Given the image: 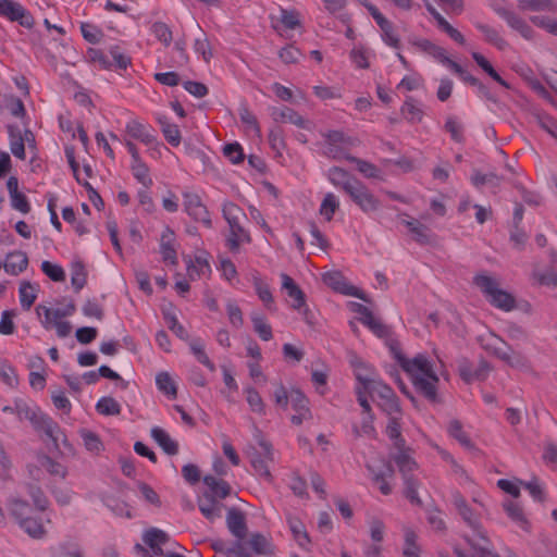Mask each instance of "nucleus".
Returning <instances> with one entry per match:
<instances>
[{
	"label": "nucleus",
	"mask_w": 557,
	"mask_h": 557,
	"mask_svg": "<svg viewBox=\"0 0 557 557\" xmlns=\"http://www.w3.org/2000/svg\"><path fill=\"white\" fill-rule=\"evenodd\" d=\"M239 119L242 123L245 125V132L247 134L255 137H260L261 132L257 117L252 112L249 111L247 107H242L239 109Z\"/></svg>",
	"instance_id": "f704fd0d"
},
{
	"label": "nucleus",
	"mask_w": 557,
	"mask_h": 557,
	"mask_svg": "<svg viewBox=\"0 0 557 557\" xmlns=\"http://www.w3.org/2000/svg\"><path fill=\"white\" fill-rule=\"evenodd\" d=\"M403 224L408 228L412 238L422 245L429 244L432 240V233L430 228L420 223L418 220L408 216L407 214L400 215Z\"/></svg>",
	"instance_id": "a211bd4d"
},
{
	"label": "nucleus",
	"mask_w": 557,
	"mask_h": 557,
	"mask_svg": "<svg viewBox=\"0 0 557 557\" xmlns=\"http://www.w3.org/2000/svg\"><path fill=\"white\" fill-rule=\"evenodd\" d=\"M533 278L539 285L555 286L557 277L553 270H544L540 264H536L533 270Z\"/></svg>",
	"instance_id": "8fccbe9b"
},
{
	"label": "nucleus",
	"mask_w": 557,
	"mask_h": 557,
	"mask_svg": "<svg viewBox=\"0 0 557 557\" xmlns=\"http://www.w3.org/2000/svg\"><path fill=\"white\" fill-rule=\"evenodd\" d=\"M380 465L369 462L367 468L372 475L373 482L379 486V490L384 495H389L393 491L392 485L388 483V479L394 478V468L391 462L385 459H381Z\"/></svg>",
	"instance_id": "9d476101"
},
{
	"label": "nucleus",
	"mask_w": 557,
	"mask_h": 557,
	"mask_svg": "<svg viewBox=\"0 0 557 557\" xmlns=\"http://www.w3.org/2000/svg\"><path fill=\"white\" fill-rule=\"evenodd\" d=\"M448 433L450 436H453L455 440L459 442L460 445L463 447L470 449L473 448V444L470 440V437L467 435V433L462 429V424L458 420H451L448 424Z\"/></svg>",
	"instance_id": "a19ab883"
},
{
	"label": "nucleus",
	"mask_w": 557,
	"mask_h": 557,
	"mask_svg": "<svg viewBox=\"0 0 557 557\" xmlns=\"http://www.w3.org/2000/svg\"><path fill=\"white\" fill-rule=\"evenodd\" d=\"M194 50L200 54L205 62L209 63L213 58L211 44L206 33L201 32L194 41Z\"/></svg>",
	"instance_id": "58836bf2"
},
{
	"label": "nucleus",
	"mask_w": 557,
	"mask_h": 557,
	"mask_svg": "<svg viewBox=\"0 0 557 557\" xmlns=\"http://www.w3.org/2000/svg\"><path fill=\"white\" fill-rule=\"evenodd\" d=\"M0 15L16 21L22 26L30 28L34 25V18L20 3L12 0H0Z\"/></svg>",
	"instance_id": "ddd939ff"
},
{
	"label": "nucleus",
	"mask_w": 557,
	"mask_h": 557,
	"mask_svg": "<svg viewBox=\"0 0 557 557\" xmlns=\"http://www.w3.org/2000/svg\"><path fill=\"white\" fill-rule=\"evenodd\" d=\"M398 420V417L389 418L386 426V435L393 442V447L395 450L407 447L406 442L401 436L400 424Z\"/></svg>",
	"instance_id": "473e14b6"
},
{
	"label": "nucleus",
	"mask_w": 557,
	"mask_h": 557,
	"mask_svg": "<svg viewBox=\"0 0 557 557\" xmlns=\"http://www.w3.org/2000/svg\"><path fill=\"white\" fill-rule=\"evenodd\" d=\"M189 347L191 352L200 363H202L212 372L215 370V366L211 362V360L209 359L208 355L205 351V345L201 339H193L189 343Z\"/></svg>",
	"instance_id": "79ce46f5"
},
{
	"label": "nucleus",
	"mask_w": 557,
	"mask_h": 557,
	"mask_svg": "<svg viewBox=\"0 0 557 557\" xmlns=\"http://www.w3.org/2000/svg\"><path fill=\"white\" fill-rule=\"evenodd\" d=\"M151 437L168 455H176L178 451L177 443L161 428L154 426L151 429Z\"/></svg>",
	"instance_id": "cd10ccee"
},
{
	"label": "nucleus",
	"mask_w": 557,
	"mask_h": 557,
	"mask_svg": "<svg viewBox=\"0 0 557 557\" xmlns=\"http://www.w3.org/2000/svg\"><path fill=\"white\" fill-rule=\"evenodd\" d=\"M233 550L235 557L275 556V546L272 540L260 532H252L246 537L235 540Z\"/></svg>",
	"instance_id": "39448f33"
},
{
	"label": "nucleus",
	"mask_w": 557,
	"mask_h": 557,
	"mask_svg": "<svg viewBox=\"0 0 557 557\" xmlns=\"http://www.w3.org/2000/svg\"><path fill=\"white\" fill-rule=\"evenodd\" d=\"M289 528L299 546L307 547L310 544L309 535L301 521L289 520Z\"/></svg>",
	"instance_id": "603ef678"
},
{
	"label": "nucleus",
	"mask_w": 557,
	"mask_h": 557,
	"mask_svg": "<svg viewBox=\"0 0 557 557\" xmlns=\"http://www.w3.org/2000/svg\"><path fill=\"white\" fill-rule=\"evenodd\" d=\"M478 29L484 35L485 39L495 45L498 49H505L507 42L498 35V33L484 24H476Z\"/></svg>",
	"instance_id": "13d9d810"
},
{
	"label": "nucleus",
	"mask_w": 557,
	"mask_h": 557,
	"mask_svg": "<svg viewBox=\"0 0 557 557\" xmlns=\"http://www.w3.org/2000/svg\"><path fill=\"white\" fill-rule=\"evenodd\" d=\"M158 121L161 125V131L165 139L172 146H178L181 144V132L178 129V126L170 123L165 117H159Z\"/></svg>",
	"instance_id": "ea45409f"
},
{
	"label": "nucleus",
	"mask_w": 557,
	"mask_h": 557,
	"mask_svg": "<svg viewBox=\"0 0 557 557\" xmlns=\"http://www.w3.org/2000/svg\"><path fill=\"white\" fill-rule=\"evenodd\" d=\"M347 160L356 163L358 171L367 178H382V171L376 168L374 164L358 159L356 157L348 156Z\"/></svg>",
	"instance_id": "4c0bfd02"
},
{
	"label": "nucleus",
	"mask_w": 557,
	"mask_h": 557,
	"mask_svg": "<svg viewBox=\"0 0 557 557\" xmlns=\"http://www.w3.org/2000/svg\"><path fill=\"white\" fill-rule=\"evenodd\" d=\"M27 264L28 259L26 253L22 251H14L8 255L3 268L9 274L17 275L27 268Z\"/></svg>",
	"instance_id": "bb28decb"
},
{
	"label": "nucleus",
	"mask_w": 557,
	"mask_h": 557,
	"mask_svg": "<svg viewBox=\"0 0 557 557\" xmlns=\"http://www.w3.org/2000/svg\"><path fill=\"white\" fill-rule=\"evenodd\" d=\"M445 129L450 134L453 140L457 143L463 140V126L455 116L446 119Z\"/></svg>",
	"instance_id": "052dcab7"
},
{
	"label": "nucleus",
	"mask_w": 557,
	"mask_h": 557,
	"mask_svg": "<svg viewBox=\"0 0 557 557\" xmlns=\"http://www.w3.org/2000/svg\"><path fill=\"white\" fill-rule=\"evenodd\" d=\"M453 504L465 521L474 532L473 537L465 536L466 542L471 548V553H466L459 547H455V553L458 557H499L494 553L492 544L486 535V532L481 525L480 515L472 509L467 503L466 498L458 492L453 493Z\"/></svg>",
	"instance_id": "f257e3e1"
},
{
	"label": "nucleus",
	"mask_w": 557,
	"mask_h": 557,
	"mask_svg": "<svg viewBox=\"0 0 557 557\" xmlns=\"http://www.w3.org/2000/svg\"><path fill=\"white\" fill-rule=\"evenodd\" d=\"M245 455L256 474L269 483L272 482L270 465L274 462L273 448H258L253 444H248L245 448Z\"/></svg>",
	"instance_id": "6e6552de"
},
{
	"label": "nucleus",
	"mask_w": 557,
	"mask_h": 557,
	"mask_svg": "<svg viewBox=\"0 0 557 557\" xmlns=\"http://www.w3.org/2000/svg\"><path fill=\"white\" fill-rule=\"evenodd\" d=\"M506 22L508 23V25L511 28L519 32L524 38L531 37L532 30H531L530 26L521 17H519L516 13H512L511 15H509V17L506 20Z\"/></svg>",
	"instance_id": "338daca9"
},
{
	"label": "nucleus",
	"mask_w": 557,
	"mask_h": 557,
	"mask_svg": "<svg viewBox=\"0 0 557 557\" xmlns=\"http://www.w3.org/2000/svg\"><path fill=\"white\" fill-rule=\"evenodd\" d=\"M18 524L29 536L34 539H41L46 534V530L41 521L34 515L25 520H21Z\"/></svg>",
	"instance_id": "c9c22d12"
},
{
	"label": "nucleus",
	"mask_w": 557,
	"mask_h": 557,
	"mask_svg": "<svg viewBox=\"0 0 557 557\" xmlns=\"http://www.w3.org/2000/svg\"><path fill=\"white\" fill-rule=\"evenodd\" d=\"M322 136L325 138V156L332 159H347L345 151L352 144L350 137L339 131L323 133Z\"/></svg>",
	"instance_id": "1a4fd4ad"
},
{
	"label": "nucleus",
	"mask_w": 557,
	"mask_h": 557,
	"mask_svg": "<svg viewBox=\"0 0 557 557\" xmlns=\"http://www.w3.org/2000/svg\"><path fill=\"white\" fill-rule=\"evenodd\" d=\"M482 347L494 357L500 359L511 368L527 369V358L513 350L502 337L491 333L487 337H481Z\"/></svg>",
	"instance_id": "423d86ee"
},
{
	"label": "nucleus",
	"mask_w": 557,
	"mask_h": 557,
	"mask_svg": "<svg viewBox=\"0 0 557 557\" xmlns=\"http://www.w3.org/2000/svg\"><path fill=\"white\" fill-rule=\"evenodd\" d=\"M280 22L285 29H296L300 26L299 14L296 11L281 10Z\"/></svg>",
	"instance_id": "774afa93"
},
{
	"label": "nucleus",
	"mask_w": 557,
	"mask_h": 557,
	"mask_svg": "<svg viewBox=\"0 0 557 557\" xmlns=\"http://www.w3.org/2000/svg\"><path fill=\"white\" fill-rule=\"evenodd\" d=\"M14 411L18 419L27 420L38 432H44L57 445L61 434L59 425L39 407L32 405L23 398L14 399Z\"/></svg>",
	"instance_id": "7ed1b4c3"
},
{
	"label": "nucleus",
	"mask_w": 557,
	"mask_h": 557,
	"mask_svg": "<svg viewBox=\"0 0 557 557\" xmlns=\"http://www.w3.org/2000/svg\"><path fill=\"white\" fill-rule=\"evenodd\" d=\"M323 282L337 293L346 296H354L367 301L364 294L357 287L350 285L339 271H329L322 275Z\"/></svg>",
	"instance_id": "9b49d317"
},
{
	"label": "nucleus",
	"mask_w": 557,
	"mask_h": 557,
	"mask_svg": "<svg viewBox=\"0 0 557 557\" xmlns=\"http://www.w3.org/2000/svg\"><path fill=\"white\" fill-rule=\"evenodd\" d=\"M507 516L521 529L529 530V521L523 512L522 507L515 500H506L503 504Z\"/></svg>",
	"instance_id": "c85d7f7f"
},
{
	"label": "nucleus",
	"mask_w": 557,
	"mask_h": 557,
	"mask_svg": "<svg viewBox=\"0 0 557 557\" xmlns=\"http://www.w3.org/2000/svg\"><path fill=\"white\" fill-rule=\"evenodd\" d=\"M251 321H252L255 331L258 333V335L263 341H270L272 338V329L265 322V319L261 314L253 313L251 315Z\"/></svg>",
	"instance_id": "6e6d98bb"
},
{
	"label": "nucleus",
	"mask_w": 557,
	"mask_h": 557,
	"mask_svg": "<svg viewBox=\"0 0 557 557\" xmlns=\"http://www.w3.org/2000/svg\"><path fill=\"white\" fill-rule=\"evenodd\" d=\"M391 459L396 463L405 484V496L411 504L422 506V500L418 495L419 482L413 476V472L418 470V463L412 457V450L404 447L391 454Z\"/></svg>",
	"instance_id": "20e7f679"
},
{
	"label": "nucleus",
	"mask_w": 557,
	"mask_h": 557,
	"mask_svg": "<svg viewBox=\"0 0 557 557\" xmlns=\"http://www.w3.org/2000/svg\"><path fill=\"white\" fill-rule=\"evenodd\" d=\"M403 116L410 123H419L423 119V111L412 97H408L401 107Z\"/></svg>",
	"instance_id": "72a5a7b5"
},
{
	"label": "nucleus",
	"mask_w": 557,
	"mask_h": 557,
	"mask_svg": "<svg viewBox=\"0 0 557 557\" xmlns=\"http://www.w3.org/2000/svg\"><path fill=\"white\" fill-rule=\"evenodd\" d=\"M132 171L135 178L141 183L144 187L148 188L152 184L148 166L141 160L132 162Z\"/></svg>",
	"instance_id": "5fc2aeb1"
},
{
	"label": "nucleus",
	"mask_w": 557,
	"mask_h": 557,
	"mask_svg": "<svg viewBox=\"0 0 557 557\" xmlns=\"http://www.w3.org/2000/svg\"><path fill=\"white\" fill-rule=\"evenodd\" d=\"M348 195L366 213L374 212L381 207L380 200L360 182L355 185Z\"/></svg>",
	"instance_id": "f8f14e48"
},
{
	"label": "nucleus",
	"mask_w": 557,
	"mask_h": 557,
	"mask_svg": "<svg viewBox=\"0 0 557 557\" xmlns=\"http://www.w3.org/2000/svg\"><path fill=\"white\" fill-rule=\"evenodd\" d=\"M252 283L258 297L264 304V306L270 310L274 309L273 296L268 284H265L258 274L252 276Z\"/></svg>",
	"instance_id": "e433bc0d"
},
{
	"label": "nucleus",
	"mask_w": 557,
	"mask_h": 557,
	"mask_svg": "<svg viewBox=\"0 0 557 557\" xmlns=\"http://www.w3.org/2000/svg\"><path fill=\"white\" fill-rule=\"evenodd\" d=\"M473 284L483 293L486 299L500 288L499 281L487 273H479L473 277Z\"/></svg>",
	"instance_id": "a878e982"
},
{
	"label": "nucleus",
	"mask_w": 557,
	"mask_h": 557,
	"mask_svg": "<svg viewBox=\"0 0 557 557\" xmlns=\"http://www.w3.org/2000/svg\"><path fill=\"white\" fill-rule=\"evenodd\" d=\"M350 363L354 367L356 379L359 382L358 387H361V389H366L377 377L374 370L359 357L352 356Z\"/></svg>",
	"instance_id": "aec40b11"
},
{
	"label": "nucleus",
	"mask_w": 557,
	"mask_h": 557,
	"mask_svg": "<svg viewBox=\"0 0 557 557\" xmlns=\"http://www.w3.org/2000/svg\"><path fill=\"white\" fill-rule=\"evenodd\" d=\"M404 546H403V556L404 557H420L421 547L418 544V534L410 527H404Z\"/></svg>",
	"instance_id": "393cba45"
},
{
	"label": "nucleus",
	"mask_w": 557,
	"mask_h": 557,
	"mask_svg": "<svg viewBox=\"0 0 557 557\" xmlns=\"http://www.w3.org/2000/svg\"><path fill=\"white\" fill-rule=\"evenodd\" d=\"M152 34L156 36V38L161 41L164 46H170L173 39L172 30L170 27L162 22H156L153 23L151 27Z\"/></svg>",
	"instance_id": "bf43d9fd"
},
{
	"label": "nucleus",
	"mask_w": 557,
	"mask_h": 557,
	"mask_svg": "<svg viewBox=\"0 0 557 557\" xmlns=\"http://www.w3.org/2000/svg\"><path fill=\"white\" fill-rule=\"evenodd\" d=\"M245 394H246V400H247L250 409L259 414H264L265 413V405H264L261 396L259 395V393L252 387H247L245 389Z\"/></svg>",
	"instance_id": "864d4df0"
},
{
	"label": "nucleus",
	"mask_w": 557,
	"mask_h": 557,
	"mask_svg": "<svg viewBox=\"0 0 557 557\" xmlns=\"http://www.w3.org/2000/svg\"><path fill=\"white\" fill-rule=\"evenodd\" d=\"M197 505L202 516L210 522L222 517L224 506L211 493H202L197 499Z\"/></svg>",
	"instance_id": "dca6fc26"
},
{
	"label": "nucleus",
	"mask_w": 557,
	"mask_h": 557,
	"mask_svg": "<svg viewBox=\"0 0 557 557\" xmlns=\"http://www.w3.org/2000/svg\"><path fill=\"white\" fill-rule=\"evenodd\" d=\"M96 409L103 416H117L121 412L120 404L112 397H102L98 400Z\"/></svg>",
	"instance_id": "a18cd8bd"
},
{
	"label": "nucleus",
	"mask_w": 557,
	"mask_h": 557,
	"mask_svg": "<svg viewBox=\"0 0 557 557\" xmlns=\"http://www.w3.org/2000/svg\"><path fill=\"white\" fill-rule=\"evenodd\" d=\"M487 300L503 311H511L516 307L515 297L502 288H498Z\"/></svg>",
	"instance_id": "7c9ffc66"
},
{
	"label": "nucleus",
	"mask_w": 557,
	"mask_h": 557,
	"mask_svg": "<svg viewBox=\"0 0 557 557\" xmlns=\"http://www.w3.org/2000/svg\"><path fill=\"white\" fill-rule=\"evenodd\" d=\"M8 509L10 515L16 520L17 523L21 520H25L26 518L34 515V508L24 499L12 496L8 500Z\"/></svg>",
	"instance_id": "5701e85b"
},
{
	"label": "nucleus",
	"mask_w": 557,
	"mask_h": 557,
	"mask_svg": "<svg viewBox=\"0 0 557 557\" xmlns=\"http://www.w3.org/2000/svg\"><path fill=\"white\" fill-rule=\"evenodd\" d=\"M41 270L47 276H49L54 282H63L65 280V273L63 269L58 264H53L49 261H44L41 263Z\"/></svg>",
	"instance_id": "69168bd1"
},
{
	"label": "nucleus",
	"mask_w": 557,
	"mask_h": 557,
	"mask_svg": "<svg viewBox=\"0 0 557 557\" xmlns=\"http://www.w3.org/2000/svg\"><path fill=\"white\" fill-rule=\"evenodd\" d=\"M184 207L185 211L194 220L203 223L208 227L211 226L209 212L198 195L191 193L184 194Z\"/></svg>",
	"instance_id": "2eb2a0df"
},
{
	"label": "nucleus",
	"mask_w": 557,
	"mask_h": 557,
	"mask_svg": "<svg viewBox=\"0 0 557 557\" xmlns=\"http://www.w3.org/2000/svg\"><path fill=\"white\" fill-rule=\"evenodd\" d=\"M359 320L379 337H384L388 333L387 327L383 325L377 319H375L372 312L366 318H360Z\"/></svg>",
	"instance_id": "0e129e2a"
},
{
	"label": "nucleus",
	"mask_w": 557,
	"mask_h": 557,
	"mask_svg": "<svg viewBox=\"0 0 557 557\" xmlns=\"http://www.w3.org/2000/svg\"><path fill=\"white\" fill-rule=\"evenodd\" d=\"M372 397L377 396L381 401L391 398L395 393L393 389L376 377L366 389Z\"/></svg>",
	"instance_id": "37998d69"
},
{
	"label": "nucleus",
	"mask_w": 557,
	"mask_h": 557,
	"mask_svg": "<svg viewBox=\"0 0 557 557\" xmlns=\"http://www.w3.org/2000/svg\"><path fill=\"white\" fill-rule=\"evenodd\" d=\"M398 361L416 389L426 399L436 401L440 379L430 360L424 355L418 354L413 358L399 357Z\"/></svg>",
	"instance_id": "f03ea898"
},
{
	"label": "nucleus",
	"mask_w": 557,
	"mask_h": 557,
	"mask_svg": "<svg viewBox=\"0 0 557 557\" xmlns=\"http://www.w3.org/2000/svg\"><path fill=\"white\" fill-rule=\"evenodd\" d=\"M374 416L372 412H368V414H363L360 426L354 428V433L358 436H375V428L373 425Z\"/></svg>",
	"instance_id": "4d7b16f0"
},
{
	"label": "nucleus",
	"mask_w": 557,
	"mask_h": 557,
	"mask_svg": "<svg viewBox=\"0 0 557 557\" xmlns=\"http://www.w3.org/2000/svg\"><path fill=\"white\" fill-rule=\"evenodd\" d=\"M78 434L83 441L84 447L91 454L98 455L100 454L104 446L101 442L100 437L92 431L88 429H81Z\"/></svg>",
	"instance_id": "2f4dec72"
},
{
	"label": "nucleus",
	"mask_w": 557,
	"mask_h": 557,
	"mask_svg": "<svg viewBox=\"0 0 557 557\" xmlns=\"http://www.w3.org/2000/svg\"><path fill=\"white\" fill-rule=\"evenodd\" d=\"M174 244V233L170 228H166L161 236L160 252L162 255V260L173 265L177 263V256Z\"/></svg>",
	"instance_id": "4be33fe9"
},
{
	"label": "nucleus",
	"mask_w": 557,
	"mask_h": 557,
	"mask_svg": "<svg viewBox=\"0 0 557 557\" xmlns=\"http://www.w3.org/2000/svg\"><path fill=\"white\" fill-rule=\"evenodd\" d=\"M205 484L209 487L206 493H211L216 499H224L231 493L230 484L224 480H219L212 475L203 478Z\"/></svg>",
	"instance_id": "c756f323"
},
{
	"label": "nucleus",
	"mask_w": 557,
	"mask_h": 557,
	"mask_svg": "<svg viewBox=\"0 0 557 557\" xmlns=\"http://www.w3.org/2000/svg\"><path fill=\"white\" fill-rule=\"evenodd\" d=\"M339 208V201L336 196L332 193L325 195L321 207L320 214L325 218L326 221H331L335 211Z\"/></svg>",
	"instance_id": "09e8293b"
},
{
	"label": "nucleus",
	"mask_w": 557,
	"mask_h": 557,
	"mask_svg": "<svg viewBox=\"0 0 557 557\" xmlns=\"http://www.w3.org/2000/svg\"><path fill=\"white\" fill-rule=\"evenodd\" d=\"M226 527L231 534L236 539L246 537L248 535V527L246 517L243 511L232 507L227 509Z\"/></svg>",
	"instance_id": "f3484780"
},
{
	"label": "nucleus",
	"mask_w": 557,
	"mask_h": 557,
	"mask_svg": "<svg viewBox=\"0 0 557 557\" xmlns=\"http://www.w3.org/2000/svg\"><path fill=\"white\" fill-rule=\"evenodd\" d=\"M170 540L168 533L164 531L157 529V528H150L147 531H145L143 535V541L148 546H156V545H163L168 543Z\"/></svg>",
	"instance_id": "de8ad7c7"
},
{
	"label": "nucleus",
	"mask_w": 557,
	"mask_h": 557,
	"mask_svg": "<svg viewBox=\"0 0 557 557\" xmlns=\"http://www.w3.org/2000/svg\"><path fill=\"white\" fill-rule=\"evenodd\" d=\"M554 0H520L519 8L530 11H546L553 8Z\"/></svg>",
	"instance_id": "680f3d73"
},
{
	"label": "nucleus",
	"mask_w": 557,
	"mask_h": 557,
	"mask_svg": "<svg viewBox=\"0 0 557 557\" xmlns=\"http://www.w3.org/2000/svg\"><path fill=\"white\" fill-rule=\"evenodd\" d=\"M76 310V306L73 301H69L66 304H63L59 308H49L46 306H38L36 308V311L38 315L40 317L41 313H44L45 319L41 321L42 326L46 330L51 329V323L55 322L57 320H62L63 318L71 317Z\"/></svg>",
	"instance_id": "4468645a"
},
{
	"label": "nucleus",
	"mask_w": 557,
	"mask_h": 557,
	"mask_svg": "<svg viewBox=\"0 0 557 557\" xmlns=\"http://www.w3.org/2000/svg\"><path fill=\"white\" fill-rule=\"evenodd\" d=\"M158 388L172 398L176 397L177 391L174 380L168 372H160L156 376Z\"/></svg>",
	"instance_id": "c03bdc74"
},
{
	"label": "nucleus",
	"mask_w": 557,
	"mask_h": 557,
	"mask_svg": "<svg viewBox=\"0 0 557 557\" xmlns=\"http://www.w3.org/2000/svg\"><path fill=\"white\" fill-rule=\"evenodd\" d=\"M71 283L73 287L78 292L81 290L85 284H86V273L84 265L79 262H76L72 265L71 270Z\"/></svg>",
	"instance_id": "e2e57ef3"
},
{
	"label": "nucleus",
	"mask_w": 557,
	"mask_h": 557,
	"mask_svg": "<svg viewBox=\"0 0 557 557\" xmlns=\"http://www.w3.org/2000/svg\"><path fill=\"white\" fill-rule=\"evenodd\" d=\"M327 177L330 182L336 186L344 189L347 194L355 187V185L359 182L350 176V174L342 168H331L327 173Z\"/></svg>",
	"instance_id": "412c9836"
},
{
	"label": "nucleus",
	"mask_w": 557,
	"mask_h": 557,
	"mask_svg": "<svg viewBox=\"0 0 557 557\" xmlns=\"http://www.w3.org/2000/svg\"><path fill=\"white\" fill-rule=\"evenodd\" d=\"M20 300L24 309L28 310L36 300L35 286L29 282H22L20 286Z\"/></svg>",
	"instance_id": "3c124183"
},
{
	"label": "nucleus",
	"mask_w": 557,
	"mask_h": 557,
	"mask_svg": "<svg viewBox=\"0 0 557 557\" xmlns=\"http://www.w3.org/2000/svg\"><path fill=\"white\" fill-rule=\"evenodd\" d=\"M126 133L129 137L141 141L147 146H152L156 143V136L149 129L136 120L129 121L126 124Z\"/></svg>",
	"instance_id": "b1692460"
},
{
	"label": "nucleus",
	"mask_w": 557,
	"mask_h": 557,
	"mask_svg": "<svg viewBox=\"0 0 557 557\" xmlns=\"http://www.w3.org/2000/svg\"><path fill=\"white\" fill-rule=\"evenodd\" d=\"M471 182L475 187H481L483 185H488L493 188H496L500 184V177L495 173H481L480 171H474L471 176Z\"/></svg>",
	"instance_id": "49530a36"
},
{
	"label": "nucleus",
	"mask_w": 557,
	"mask_h": 557,
	"mask_svg": "<svg viewBox=\"0 0 557 557\" xmlns=\"http://www.w3.org/2000/svg\"><path fill=\"white\" fill-rule=\"evenodd\" d=\"M272 117L276 122L281 123H292L298 127L310 129L312 123L308 120H305L300 116L295 110L283 107V108H274L271 113Z\"/></svg>",
	"instance_id": "6ab92c4d"
},
{
	"label": "nucleus",
	"mask_w": 557,
	"mask_h": 557,
	"mask_svg": "<svg viewBox=\"0 0 557 557\" xmlns=\"http://www.w3.org/2000/svg\"><path fill=\"white\" fill-rule=\"evenodd\" d=\"M223 216L230 228L227 245L231 250H237L244 243L250 242V236L242 226V220L245 219V212L234 202H225L222 208Z\"/></svg>",
	"instance_id": "0eeeda50"
}]
</instances>
